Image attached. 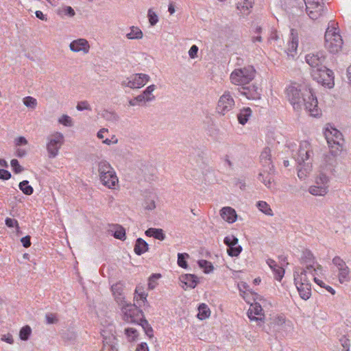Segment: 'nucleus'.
<instances>
[{
  "label": "nucleus",
  "instance_id": "nucleus-1",
  "mask_svg": "<svg viewBox=\"0 0 351 351\" xmlns=\"http://www.w3.org/2000/svg\"><path fill=\"white\" fill-rule=\"evenodd\" d=\"M287 97L294 110L299 111L302 106L312 117H318L320 109L318 108L317 97L312 88L307 84H291L286 89Z\"/></svg>",
  "mask_w": 351,
  "mask_h": 351
},
{
  "label": "nucleus",
  "instance_id": "nucleus-2",
  "mask_svg": "<svg viewBox=\"0 0 351 351\" xmlns=\"http://www.w3.org/2000/svg\"><path fill=\"white\" fill-rule=\"evenodd\" d=\"M337 23L330 21L325 32V47L332 53L339 51L343 45V40L336 27Z\"/></svg>",
  "mask_w": 351,
  "mask_h": 351
},
{
  "label": "nucleus",
  "instance_id": "nucleus-3",
  "mask_svg": "<svg viewBox=\"0 0 351 351\" xmlns=\"http://www.w3.org/2000/svg\"><path fill=\"white\" fill-rule=\"evenodd\" d=\"M255 76V69L252 66H247L234 69L230 74L231 82L241 87L247 85Z\"/></svg>",
  "mask_w": 351,
  "mask_h": 351
},
{
  "label": "nucleus",
  "instance_id": "nucleus-4",
  "mask_svg": "<svg viewBox=\"0 0 351 351\" xmlns=\"http://www.w3.org/2000/svg\"><path fill=\"white\" fill-rule=\"evenodd\" d=\"M325 138L333 155H339L342 151L343 138L342 134L336 128H327L324 132Z\"/></svg>",
  "mask_w": 351,
  "mask_h": 351
},
{
  "label": "nucleus",
  "instance_id": "nucleus-5",
  "mask_svg": "<svg viewBox=\"0 0 351 351\" xmlns=\"http://www.w3.org/2000/svg\"><path fill=\"white\" fill-rule=\"evenodd\" d=\"M311 76L317 83L328 88H332L335 84L333 72L325 66L312 69Z\"/></svg>",
  "mask_w": 351,
  "mask_h": 351
},
{
  "label": "nucleus",
  "instance_id": "nucleus-6",
  "mask_svg": "<svg viewBox=\"0 0 351 351\" xmlns=\"http://www.w3.org/2000/svg\"><path fill=\"white\" fill-rule=\"evenodd\" d=\"M121 309L123 313V319L127 322L136 324L144 317L142 310L135 304L127 303L121 307Z\"/></svg>",
  "mask_w": 351,
  "mask_h": 351
},
{
  "label": "nucleus",
  "instance_id": "nucleus-7",
  "mask_svg": "<svg viewBox=\"0 0 351 351\" xmlns=\"http://www.w3.org/2000/svg\"><path fill=\"white\" fill-rule=\"evenodd\" d=\"M332 262L337 267V278L339 283H348L351 280L350 269L346 262L337 256L332 258Z\"/></svg>",
  "mask_w": 351,
  "mask_h": 351
},
{
  "label": "nucleus",
  "instance_id": "nucleus-8",
  "mask_svg": "<svg viewBox=\"0 0 351 351\" xmlns=\"http://www.w3.org/2000/svg\"><path fill=\"white\" fill-rule=\"evenodd\" d=\"M47 150L51 158H55L64 143V136L60 132H56L47 138Z\"/></svg>",
  "mask_w": 351,
  "mask_h": 351
},
{
  "label": "nucleus",
  "instance_id": "nucleus-9",
  "mask_svg": "<svg viewBox=\"0 0 351 351\" xmlns=\"http://www.w3.org/2000/svg\"><path fill=\"white\" fill-rule=\"evenodd\" d=\"M313 155V150L309 142L306 141H302L300 143L299 149L297 152L293 154V158L299 165L306 163V161L310 160Z\"/></svg>",
  "mask_w": 351,
  "mask_h": 351
},
{
  "label": "nucleus",
  "instance_id": "nucleus-10",
  "mask_svg": "<svg viewBox=\"0 0 351 351\" xmlns=\"http://www.w3.org/2000/svg\"><path fill=\"white\" fill-rule=\"evenodd\" d=\"M234 100L229 91H226L220 97L217 106L219 113L224 115L234 106Z\"/></svg>",
  "mask_w": 351,
  "mask_h": 351
},
{
  "label": "nucleus",
  "instance_id": "nucleus-11",
  "mask_svg": "<svg viewBox=\"0 0 351 351\" xmlns=\"http://www.w3.org/2000/svg\"><path fill=\"white\" fill-rule=\"evenodd\" d=\"M274 166L263 168L258 174V180L268 189H272L274 182Z\"/></svg>",
  "mask_w": 351,
  "mask_h": 351
},
{
  "label": "nucleus",
  "instance_id": "nucleus-12",
  "mask_svg": "<svg viewBox=\"0 0 351 351\" xmlns=\"http://www.w3.org/2000/svg\"><path fill=\"white\" fill-rule=\"evenodd\" d=\"M241 95H244L248 99L257 100L261 98V89L255 84L245 85L239 88Z\"/></svg>",
  "mask_w": 351,
  "mask_h": 351
},
{
  "label": "nucleus",
  "instance_id": "nucleus-13",
  "mask_svg": "<svg viewBox=\"0 0 351 351\" xmlns=\"http://www.w3.org/2000/svg\"><path fill=\"white\" fill-rule=\"evenodd\" d=\"M306 63L313 69L320 68L322 66H324V63L326 60V56L323 52H317L316 53H309L305 57Z\"/></svg>",
  "mask_w": 351,
  "mask_h": 351
},
{
  "label": "nucleus",
  "instance_id": "nucleus-14",
  "mask_svg": "<svg viewBox=\"0 0 351 351\" xmlns=\"http://www.w3.org/2000/svg\"><path fill=\"white\" fill-rule=\"evenodd\" d=\"M115 327L113 324H109L101 329V335L103 337V344H117L115 337Z\"/></svg>",
  "mask_w": 351,
  "mask_h": 351
},
{
  "label": "nucleus",
  "instance_id": "nucleus-15",
  "mask_svg": "<svg viewBox=\"0 0 351 351\" xmlns=\"http://www.w3.org/2000/svg\"><path fill=\"white\" fill-rule=\"evenodd\" d=\"M111 290L114 300L119 306H121L122 307L127 304V302L125 300L123 283L119 282L113 285L111 287Z\"/></svg>",
  "mask_w": 351,
  "mask_h": 351
},
{
  "label": "nucleus",
  "instance_id": "nucleus-16",
  "mask_svg": "<svg viewBox=\"0 0 351 351\" xmlns=\"http://www.w3.org/2000/svg\"><path fill=\"white\" fill-rule=\"evenodd\" d=\"M69 47L73 52L83 51L84 53H88L90 49L89 43L84 38H79L72 41Z\"/></svg>",
  "mask_w": 351,
  "mask_h": 351
},
{
  "label": "nucleus",
  "instance_id": "nucleus-17",
  "mask_svg": "<svg viewBox=\"0 0 351 351\" xmlns=\"http://www.w3.org/2000/svg\"><path fill=\"white\" fill-rule=\"evenodd\" d=\"M271 324L275 331L281 332L282 327H288L289 330H293V324L291 321L287 320L284 316H278L273 319Z\"/></svg>",
  "mask_w": 351,
  "mask_h": 351
},
{
  "label": "nucleus",
  "instance_id": "nucleus-18",
  "mask_svg": "<svg viewBox=\"0 0 351 351\" xmlns=\"http://www.w3.org/2000/svg\"><path fill=\"white\" fill-rule=\"evenodd\" d=\"M133 89L144 86L150 80V77L144 73H136L131 75Z\"/></svg>",
  "mask_w": 351,
  "mask_h": 351
},
{
  "label": "nucleus",
  "instance_id": "nucleus-19",
  "mask_svg": "<svg viewBox=\"0 0 351 351\" xmlns=\"http://www.w3.org/2000/svg\"><path fill=\"white\" fill-rule=\"evenodd\" d=\"M156 89V86L152 84L147 86L141 94L136 97V99L138 101V103L149 102L155 99V96L152 95V93Z\"/></svg>",
  "mask_w": 351,
  "mask_h": 351
},
{
  "label": "nucleus",
  "instance_id": "nucleus-20",
  "mask_svg": "<svg viewBox=\"0 0 351 351\" xmlns=\"http://www.w3.org/2000/svg\"><path fill=\"white\" fill-rule=\"evenodd\" d=\"M310 269L295 268L293 271L294 284L298 285L300 283H311L307 278V271Z\"/></svg>",
  "mask_w": 351,
  "mask_h": 351
},
{
  "label": "nucleus",
  "instance_id": "nucleus-21",
  "mask_svg": "<svg viewBox=\"0 0 351 351\" xmlns=\"http://www.w3.org/2000/svg\"><path fill=\"white\" fill-rule=\"evenodd\" d=\"M100 180L104 186L109 189H112L118 182V178L114 171H112V173H108L106 175L101 176Z\"/></svg>",
  "mask_w": 351,
  "mask_h": 351
},
{
  "label": "nucleus",
  "instance_id": "nucleus-22",
  "mask_svg": "<svg viewBox=\"0 0 351 351\" xmlns=\"http://www.w3.org/2000/svg\"><path fill=\"white\" fill-rule=\"evenodd\" d=\"M220 215L223 220L230 223L236 221L237 218L236 211L231 207H223L220 210Z\"/></svg>",
  "mask_w": 351,
  "mask_h": 351
},
{
  "label": "nucleus",
  "instance_id": "nucleus-23",
  "mask_svg": "<svg viewBox=\"0 0 351 351\" xmlns=\"http://www.w3.org/2000/svg\"><path fill=\"white\" fill-rule=\"evenodd\" d=\"M299 293L300 297L307 300L311 296V283H300L295 285Z\"/></svg>",
  "mask_w": 351,
  "mask_h": 351
},
{
  "label": "nucleus",
  "instance_id": "nucleus-24",
  "mask_svg": "<svg viewBox=\"0 0 351 351\" xmlns=\"http://www.w3.org/2000/svg\"><path fill=\"white\" fill-rule=\"evenodd\" d=\"M267 263L273 271L275 278L277 280L280 281L285 274V269L282 267L279 266L274 260L271 258H268L267 260Z\"/></svg>",
  "mask_w": 351,
  "mask_h": 351
},
{
  "label": "nucleus",
  "instance_id": "nucleus-25",
  "mask_svg": "<svg viewBox=\"0 0 351 351\" xmlns=\"http://www.w3.org/2000/svg\"><path fill=\"white\" fill-rule=\"evenodd\" d=\"M263 308L261 306L258 304L255 303L254 306H252V307L249 309V311L247 313L248 317L250 320H262L261 315L262 314Z\"/></svg>",
  "mask_w": 351,
  "mask_h": 351
},
{
  "label": "nucleus",
  "instance_id": "nucleus-26",
  "mask_svg": "<svg viewBox=\"0 0 351 351\" xmlns=\"http://www.w3.org/2000/svg\"><path fill=\"white\" fill-rule=\"evenodd\" d=\"M260 162L263 168L271 167L272 165L271 149L265 147L261 154Z\"/></svg>",
  "mask_w": 351,
  "mask_h": 351
},
{
  "label": "nucleus",
  "instance_id": "nucleus-27",
  "mask_svg": "<svg viewBox=\"0 0 351 351\" xmlns=\"http://www.w3.org/2000/svg\"><path fill=\"white\" fill-rule=\"evenodd\" d=\"M338 155H333L331 152V149H330L329 154H326L324 159L326 171L332 172L337 164L336 157Z\"/></svg>",
  "mask_w": 351,
  "mask_h": 351
},
{
  "label": "nucleus",
  "instance_id": "nucleus-28",
  "mask_svg": "<svg viewBox=\"0 0 351 351\" xmlns=\"http://www.w3.org/2000/svg\"><path fill=\"white\" fill-rule=\"evenodd\" d=\"M149 250L148 243L142 238L136 240L134 251L136 255L141 256Z\"/></svg>",
  "mask_w": 351,
  "mask_h": 351
},
{
  "label": "nucleus",
  "instance_id": "nucleus-29",
  "mask_svg": "<svg viewBox=\"0 0 351 351\" xmlns=\"http://www.w3.org/2000/svg\"><path fill=\"white\" fill-rule=\"evenodd\" d=\"M145 235L149 237H153L159 241H164L166 238V235L161 228H149L145 232Z\"/></svg>",
  "mask_w": 351,
  "mask_h": 351
},
{
  "label": "nucleus",
  "instance_id": "nucleus-30",
  "mask_svg": "<svg viewBox=\"0 0 351 351\" xmlns=\"http://www.w3.org/2000/svg\"><path fill=\"white\" fill-rule=\"evenodd\" d=\"M180 280L182 282L184 283L188 287H190L191 289H194L198 283L197 277L194 274H184L181 276Z\"/></svg>",
  "mask_w": 351,
  "mask_h": 351
},
{
  "label": "nucleus",
  "instance_id": "nucleus-31",
  "mask_svg": "<svg viewBox=\"0 0 351 351\" xmlns=\"http://www.w3.org/2000/svg\"><path fill=\"white\" fill-rule=\"evenodd\" d=\"M302 262L306 264V269H313V265L315 263V258L313 254L310 250H306L303 252L302 256Z\"/></svg>",
  "mask_w": 351,
  "mask_h": 351
},
{
  "label": "nucleus",
  "instance_id": "nucleus-32",
  "mask_svg": "<svg viewBox=\"0 0 351 351\" xmlns=\"http://www.w3.org/2000/svg\"><path fill=\"white\" fill-rule=\"evenodd\" d=\"M252 0H244L243 3L237 4V9L243 16H247L250 13V9L253 6Z\"/></svg>",
  "mask_w": 351,
  "mask_h": 351
},
{
  "label": "nucleus",
  "instance_id": "nucleus-33",
  "mask_svg": "<svg viewBox=\"0 0 351 351\" xmlns=\"http://www.w3.org/2000/svg\"><path fill=\"white\" fill-rule=\"evenodd\" d=\"M251 115L252 110L250 109V108H243L240 110L239 113L237 114L239 123L241 125H245L247 122L249 117Z\"/></svg>",
  "mask_w": 351,
  "mask_h": 351
},
{
  "label": "nucleus",
  "instance_id": "nucleus-34",
  "mask_svg": "<svg viewBox=\"0 0 351 351\" xmlns=\"http://www.w3.org/2000/svg\"><path fill=\"white\" fill-rule=\"evenodd\" d=\"M114 171L111 165L106 160L100 161L98 164V171L99 173V177L106 173H110Z\"/></svg>",
  "mask_w": 351,
  "mask_h": 351
},
{
  "label": "nucleus",
  "instance_id": "nucleus-35",
  "mask_svg": "<svg viewBox=\"0 0 351 351\" xmlns=\"http://www.w3.org/2000/svg\"><path fill=\"white\" fill-rule=\"evenodd\" d=\"M113 231H114L113 236L114 238L121 240V241L125 240V239H126L125 230L124 229L123 227H122L121 226L118 225V224L114 225L113 226Z\"/></svg>",
  "mask_w": 351,
  "mask_h": 351
},
{
  "label": "nucleus",
  "instance_id": "nucleus-36",
  "mask_svg": "<svg viewBox=\"0 0 351 351\" xmlns=\"http://www.w3.org/2000/svg\"><path fill=\"white\" fill-rule=\"evenodd\" d=\"M312 170V165L311 162H306L303 163V167L298 169V176L301 180L305 179L307 174L309 173Z\"/></svg>",
  "mask_w": 351,
  "mask_h": 351
},
{
  "label": "nucleus",
  "instance_id": "nucleus-37",
  "mask_svg": "<svg viewBox=\"0 0 351 351\" xmlns=\"http://www.w3.org/2000/svg\"><path fill=\"white\" fill-rule=\"evenodd\" d=\"M57 14L61 17H64L65 16L69 17H73L75 16V12L74 10L71 6H62L59 8L57 10Z\"/></svg>",
  "mask_w": 351,
  "mask_h": 351
},
{
  "label": "nucleus",
  "instance_id": "nucleus-38",
  "mask_svg": "<svg viewBox=\"0 0 351 351\" xmlns=\"http://www.w3.org/2000/svg\"><path fill=\"white\" fill-rule=\"evenodd\" d=\"M306 10L307 14L311 19L316 20L323 14L324 12V6H322L321 9H318L317 8H313L312 9L306 8Z\"/></svg>",
  "mask_w": 351,
  "mask_h": 351
},
{
  "label": "nucleus",
  "instance_id": "nucleus-39",
  "mask_svg": "<svg viewBox=\"0 0 351 351\" xmlns=\"http://www.w3.org/2000/svg\"><path fill=\"white\" fill-rule=\"evenodd\" d=\"M143 32L142 31L137 27L132 26L130 27V32L126 34V37L128 39H141L143 38Z\"/></svg>",
  "mask_w": 351,
  "mask_h": 351
},
{
  "label": "nucleus",
  "instance_id": "nucleus-40",
  "mask_svg": "<svg viewBox=\"0 0 351 351\" xmlns=\"http://www.w3.org/2000/svg\"><path fill=\"white\" fill-rule=\"evenodd\" d=\"M308 191L313 195H324L327 193L328 190L325 186L317 184L315 186H311Z\"/></svg>",
  "mask_w": 351,
  "mask_h": 351
},
{
  "label": "nucleus",
  "instance_id": "nucleus-41",
  "mask_svg": "<svg viewBox=\"0 0 351 351\" xmlns=\"http://www.w3.org/2000/svg\"><path fill=\"white\" fill-rule=\"evenodd\" d=\"M198 311L197 317L201 320L208 318L210 315V308L205 304H201L199 306Z\"/></svg>",
  "mask_w": 351,
  "mask_h": 351
},
{
  "label": "nucleus",
  "instance_id": "nucleus-42",
  "mask_svg": "<svg viewBox=\"0 0 351 351\" xmlns=\"http://www.w3.org/2000/svg\"><path fill=\"white\" fill-rule=\"evenodd\" d=\"M20 190L27 195H30L34 193V189L29 184V181L23 180L19 184Z\"/></svg>",
  "mask_w": 351,
  "mask_h": 351
},
{
  "label": "nucleus",
  "instance_id": "nucleus-43",
  "mask_svg": "<svg viewBox=\"0 0 351 351\" xmlns=\"http://www.w3.org/2000/svg\"><path fill=\"white\" fill-rule=\"evenodd\" d=\"M256 206L261 212H263L265 215L269 216L273 215L272 210L271 209L269 205L266 202L258 201L256 203Z\"/></svg>",
  "mask_w": 351,
  "mask_h": 351
},
{
  "label": "nucleus",
  "instance_id": "nucleus-44",
  "mask_svg": "<svg viewBox=\"0 0 351 351\" xmlns=\"http://www.w3.org/2000/svg\"><path fill=\"white\" fill-rule=\"evenodd\" d=\"M306 9H312L317 8L321 9L322 6H324V0H304Z\"/></svg>",
  "mask_w": 351,
  "mask_h": 351
},
{
  "label": "nucleus",
  "instance_id": "nucleus-45",
  "mask_svg": "<svg viewBox=\"0 0 351 351\" xmlns=\"http://www.w3.org/2000/svg\"><path fill=\"white\" fill-rule=\"evenodd\" d=\"M198 265L200 268L204 269V272L206 274L211 272L214 269L213 264L206 260L199 261Z\"/></svg>",
  "mask_w": 351,
  "mask_h": 351
},
{
  "label": "nucleus",
  "instance_id": "nucleus-46",
  "mask_svg": "<svg viewBox=\"0 0 351 351\" xmlns=\"http://www.w3.org/2000/svg\"><path fill=\"white\" fill-rule=\"evenodd\" d=\"M328 182H329V178L326 176V174L323 172H320L319 175L316 178L315 182H316V184H317V185L325 186L326 187V189L328 190Z\"/></svg>",
  "mask_w": 351,
  "mask_h": 351
},
{
  "label": "nucleus",
  "instance_id": "nucleus-47",
  "mask_svg": "<svg viewBox=\"0 0 351 351\" xmlns=\"http://www.w3.org/2000/svg\"><path fill=\"white\" fill-rule=\"evenodd\" d=\"M189 257L187 253H178V265L184 269L188 267L186 259Z\"/></svg>",
  "mask_w": 351,
  "mask_h": 351
},
{
  "label": "nucleus",
  "instance_id": "nucleus-48",
  "mask_svg": "<svg viewBox=\"0 0 351 351\" xmlns=\"http://www.w3.org/2000/svg\"><path fill=\"white\" fill-rule=\"evenodd\" d=\"M31 332H32V329L30 328V326H23L21 330H20V332H19V337H20V339L23 341H27L30 335H31Z\"/></svg>",
  "mask_w": 351,
  "mask_h": 351
},
{
  "label": "nucleus",
  "instance_id": "nucleus-49",
  "mask_svg": "<svg viewBox=\"0 0 351 351\" xmlns=\"http://www.w3.org/2000/svg\"><path fill=\"white\" fill-rule=\"evenodd\" d=\"M224 244L227 245L228 248L235 246L238 244L239 240L234 235L227 236L223 240Z\"/></svg>",
  "mask_w": 351,
  "mask_h": 351
},
{
  "label": "nucleus",
  "instance_id": "nucleus-50",
  "mask_svg": "<svg viewBox=\"0 0 351 351\" xmlns=\"http://www.w3.org/2000/svg\"><path fill=\"white\" fill-rule=\"evenodd\" d=\"M23 104L25 106L34 109L37 106L38 103L35 98L31 96H27L23 99Z\"/></svg>",
  "mask_w": 351,
  "mask_h": 351
},
{
  "label": "nucleus",
  "instance_id": "nucleus-51",
  "mask_svg": "<svg viewBox=\"0 0 351 351\" xmlns=\"http://www.w3.org/2000/svg\"><path fill=\"white\" fill-rule=\"evenodd\" d=\"M242 251V247L241 245H237L233 247H230L228 248L227 253L229 256H238Z\"/></svg>",
  "mask_w": 351,
  "mask_h": 351
},
{
  "label": "nucleus",
  "instance_id": "nucleus-52",
  "mask_svg": "<svg viewBox=\"0 0 351 351\" xmlns=\"http://www.w3.org/2000/svg\"><path fill=\"white\" fill-rule=\"evenodd\" d=\"M161 277L159 274H153L149 278L148 287L149 289H154L157 285L156 280Z\"/></svg>",
  "mask_w": 351,
  "mask_h": 351
},
{
  "label": "nucleus",
  "instance_id": "nucleus-53",
  "mask_svg": "<svg viewBox=\"0 0 351 351\" xmlns=\"http://www.w3.org/2000/svg\"><path fill=\"white\" fill-rule=\"evenodd\" d=\"M10 165L15 173H20L24 170V168L20 165L18 160L16 159H12L10 162Z\"/></svg>",
  "mask_w": 351,
  "mask_h": 351
},
{
  "label": "nucleus",
  "instance_id": "nucleus-54",
  "mask_svg": "<svg viewBox=\"0 0 351 351\" xmlns=\"http://www.w3.org/2000/svg\"><path fill=\"white\" fill-rule=\"evenodd\" d=\"M313 279H314L315 282L317 285H318L321 287L325 288L331 294H332V295L335 294V290L332 287H331L330 286H328V285H326L325 283L322 280L317 278L316 277H314Z\"/></svg>",
  "mask_w": 351,
  "mask_h": 351
},
{
  "label": "nucleus",
  "instance_id": "nucleus-55",
  "mask_svg": "<svg viewBox=\"0 0 351 351\" xmlns=\"http://www.w3.org/2000/svg\"><path fill=\"white\" fill-rule=\"evenodd\" d=\"M147 16L149 19V22L151 25H152V26L155 25L158 23V16L154 12L152 11V9H149L148 10Z\"/></svg>",
  "mask_w": 351,
  "mask_h": 351
},
{
  "label": "nucleus",
  "instance_id": "nucleus-56",
  "mask_svg": "<svg viewBox=\"0 0 351 351\" xmlns=\"http://www.w3.org/2000/svg\"><path fill=\"white\" fill-rule=\"evenodd\" d=\"M103 117L105 118L107 121H110L112 122H116L119 119V117L117 114L108 111H105L104 112Z\"/></svg>",
  "mask_w": 351,
  "mask_h": 351
},
{
  "label": "nucleus",
  "instance_id": "nucleus-57",
  "mask_svg": "<svg viewBox=\"0 0 351 351\" xmlns=\"http://www.w3.org/2000/svg\"><path fill=\"white\" fill-rule=\"evenodd\" d=\"M125 333L130 341H134L137 337V331L133 328H128L125 330Z\"/></svg>",
  "mask_w": 351,
  "mask_h": 351
},
{
  "label": "nucleus",
  "instance_id": "nucleus-58",
  "mask_svg": "<svg viewBox=\"0 0 351 351\" xmlns=\"http://www.w3.org/2000/svg\"><path fill=\"white\" fill-rule=\"evenodd\" d=\"M76 108L79 111H82L84 110H91L90 106L87 101H82L78 102Z\"/></svg>",
  "mask_w": 351,
  "mask_h": 351
},
{
  "label": "nucleus",
  "instance_id": "nucleus-59",
  "mask_svg": "<svg viewBox=\"0 0 351 351\" xmlns=\"http://www.w3.org/2000/svg\"><path fill=\"white\" fill-rule=\"evenodd\" d=\"M59 123L65 125V126H71L72 125V119L71 118L66 114L62 115L59 119Z\"/></svg>",
  "mask_w": 351,
  "mask_h": 351
},
{
  "label": "nucleus",
  "instance_id": "nucleus-60",
  "mask_svg": "<svg viewBox=\"0 0 351 351\" xmlns=\"http://www.w3.org/2000/svg\"><path fill=\"white\" fill-rule=\"evenodd\" d=\"M339 341L343 349H346V351L350 350V343L349 339L346 338L345 336H343L339 339Z\"/></svg>",
  "mask_w": 351,
  "mask_h": 351
},
{
  "label": "nucleus",
  "instance_id": "nucleus-61",
  "mask_svg": "<svg viewBox=\"0 0 351 351\" xmlns=\"http://www.w3.org/2000/svg\"><path fill=\"white\" fill-rule=\"evenodd\" d=\"M46 322L48 324H55L58 322V319L53 313H47L45 315Z\"/></svg>",
  "mask_w": 351,
  "mask_h": 351
},
{
  "label": "nucleus",
  "instance_id": "nucleus-62",
  "mask_svg": "<svg viewBox=\"0 0 351 351\" xmlns=\"http://www.w3.org/2000/svg\"><path fill=\"white\" fill-rule=\"evenodd\" d=\"M12 175L8 170L1 169H0V179L3 180H8L11 178Z\"/></svg>",
  "mask_w": 351,
  "mask_h": 351
},
{
  "label": "nucleus",
  "instance_id": "nucleus-63",
  "mask_svg": "<svg viewBox=\"0 0 351 351\" xmlns=\"http://www.w3.org/2000/svg\"><path fill=\"white\" fill-rule=\"evenodd\" d=\"M198 49H199L197 45H192L189 51V56H190V58H195V57H197Z\"/></svg>",
  "mask_w": 351,
  "mask_h": 351
},
{
  "label": "nucleus",
  "instance_id": "nucleus-64",
  "mask_svg": "<svg viewBox=\"0 0 351 351\" xmlns=\"http://www.w3.org/2000/svg\"><path fill=\"white\" fill-rule=\"evenodd\" d=\"M101 351H118L116 344H103Z\"/></svg>",
  "mask_w": 351,
  "mask_h": 351
}]
</instances>
